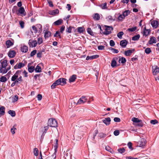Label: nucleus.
<instances>
[{"instance_id":"26","label":"nucleus","mask_w":159,"mask_h":159,"mask_svg":"<svg viewBox=\"0 0 159 159\" xmlns=\"http://www.w3.org/2000/svg\"><path fill=\"white\" fill-rule=\"evenodd\" d=\"M11 98L12 99V102H14L18 100V97L17 95H16L14 96H12Z\"/></svg>"},{"instance_id":"30","label":"nucleus","mask_w":159,"mask_h":159,"mask_svg":"<svg viewBox=\"0 0 159 159\" xmlns=\"http://www.w3.org/2000/svg\"><path fill=\"white\" fill-rule=\"evenodd\" d=\"M58 82H57V80L54 82L51 85V87L52 89H54L56 86L58 85H59Z\"/></svg>"},{"instance_id":"49","label":"nucleus","mask_w":159,"mask_h":159,"mask_svg":"<svg viewBox=\"0 0 159 159\" xmlns=\"http://www.w3.org/2000/svg\"><path fill=\"white\" fill-rule=\"evenodd\" d=\"M78 32L80 33H83L84 30V29L83 28L80 27L78 28Z\"/></svg>"},{"instance_id":"57","label":"nucleus","mask_w":159,"mask_h":159,"mask_svg":"<svg viewBox=\"0 0 159 159\" xmlns=\"http://www.w3.org/2000/svg\"><path fill=\"white\" fill-rule=\"evenodd\" d=\"M36 50H34L32 51L30 53V56L31 57H33L34 56L36 53Z\"/></svg>"},{"instance_id":"27","label":"nucleus","mask_w":159,"mask_h":159,"mask_svg":"<svg viewBox=\"0 0 159 159\" xmlns=\"http://www.w3.org/2000/svg\"><path fill=\"white\" fill-rule=\"evenodd\" d=\"M21 51L24 52H26L28 50V48L27 46H24L21 48Z\"/></svg>"},{"instance_id":"21","label":"nucleus","mask_w":159,"mask_h":159,"mask_svg":"<svg viewBox=\"0 0 159 159\" xmlns=\"http://www.w3.org/2000/svg\"><path fill=\"white\" fill-rule=\"evenodd\" d=\"M76 75H73L69 79V81L70 83L74 82L76 78Z\"/></svg>"},{"instance_id":"2","label":"nucleus","mask_w":159,"mask_h":159,"mask_svg":"<svg viewBox=\"0 0 159 159\" xmlns=\"http://www.w3.org/2000/svg\"><path fill=\"white\" fill-rule=\"evenodd\" d=\"M47 124L48 126L51 127H55L57 126V121L53 118L49 119Z\"/></svg>"},{"instance_id":"34","label":"nucleus","mask_w":159,"mask_h":159,"mask_svg":"<svg viewBox=\"0 0 159 159\" xmlns=\"http://www.w3.org/2000/svg\"><path fill=\"white\" fill-rule=\"evenodd\" d=\"M93 19L96 20H99L100 19L99 15L97 14H95L93 16Z\"/></svg>"},{"instance_id":"14","label":"nucleus","mask_w":159,"mask_h":159,"mask_svg":"<svg viewBox=\"0 0 159 159\" xmlns=\"http://www.w3.org/2000/svg\"><path fill=\"white\" fill-rule=\"evenodd\" d=\"M102 121L106 125H108L110 124L111 120L110 117H107L103 120Z\"/></svg>"},{"instance_id":"48","label":"nucleus","mask_w":159,"mask_h":159,"mask_svg":"<svg viewBox=\"0 0 159 159\" xmlns=\"http://www.w3.org/2000/svg\"><path fill=\"white\" fill-rule=\"evenodd\" d=\"M121 61V62L122 63H125L126 61V59L124 57H122L121 58H120L119 61Z\"/></svg>"},{"instance_id":"43","label":"nucleus","mask_w":159,"mask_h":159,"mask_svg":"<svg viewBox=\"0 0 159 159\" xmlns=\"http://www.w3.org/2000/svg\"><path fill=\"white\" fill-rule=\"evenodd\" d=\"M32 28L33 30L34 31V33H36L38 32H39L38 30V29H37V27H36L35 26L33 25L32 26Z\"/></svg>"},{"instance_id":"64","label":"nucleus","mask_w":159,"mask_h":159,"mask_svg":"<svg viewBox=\"0 0 159 159\" xmlns=\"http://www.w3.org/2000/svg\"><path fill=\"white\" fill-rule=\"evenodd\" d=\"M49 126H48H48H45L43 128V130H44V132L46 133L47 132V131L48 130V129Z\"/></svg>"},{"instance_id":"4","label":"nucleus","mask_w":159,"mask_h":159,"mask_svg":"<svg viewBox=\"0 0 159 159\" xmlns=\"http://www.w3.org/2000/svg\"><path fill=\"white\" fill-rule=\"evenodd\" d=\"M105 30L103 32V34L106 35H108L111 33V31L113 30L111 27L106 26Z\"/></svg>"},{"instance_id":"31","label":"nucleus","mask_w":159,"mask_h":159,"mask_svg":"<svg viewBox=\"0 0 159 159\" xmlns=\"http://www.w3.org/2000/svg\"><path fill=\"white\" fill-rule=\"evenodd\" d=\"M130 11L129 10H127L125 11L123 13V15L125 17L127 16L130 14Z\"/></svg>"},{"instance_id":"28","label":"nucleus","mask_w":159,"mask_h":159,"mask_svg":"<svg viewBox=\"0 0 159 159\" xmlns=\"http://www.w3.org/2000/svg\"><path fill=\"white\" fill-rule=\"evenodd\" d=\"M140 37V35L139 34H138L136 35L134 37H133L132 38V39L134 41L138 40L139 39Z\"/></svg>"},{"instance_id":"58","label":"nucleus","mask_w":159,"mask_h":159,"mask_svg":"<svg viewBox=\"0 0 159 159\" xmlns=\"http://www.w3.org/2000/svg\"><path fill=\"white\" fill-rule=\"evenodd\" d=\"M72 27L71 26L69 27L66 29V32L69 33H70L71 32Z\"/></svg>"},{"instance_id":"9","label":"nucleus","mask_w":159,"mask_h":159,"mask_svg":"<svg viewBox=\"0 0 159 159\" xmlns=\"http://www.w3.org/2000/svg\"><path fill=\"white\" fill-rule=\"evenodd\" d=\"M16 54V52L13 50H10L8 53V56L10 58L14 57Z\"/></svg>"},{"instance_id":"36","label":"nucleus","mask_w":159,"mask_h":159,"mask_svg":"<svg viewBox=\"0 0 159 159\" xmlns=\"http://www.w3.org/2000/svg\"><path fill=\"white\" fill-rule=\"evenodd\" d=\"M5 108L3 107H2L0 108V114L3 115L5 113Z\"/></svg>"},{"instance_id":"5","label":"nucleus","mask_w":159,"mask_h":159,"mask_svg":"<svg viewBox=\"0 0 159 159\" xmlns=\"http://www.w3.org/2000/svg\"><path fill=\"white\" fill-rule=\"evenodd\" d=\"M37 44L36 40H33L31 39L29 40L28 42V44L30 47L33 48L35 47Z\"/></svg>"},{"instance_id":"51","label":"nucleus","mask_w":159,"mask_h":159,"mask_svg":"<svg viewBox=\"0 0 159 159\" xmlns=\"http://www.w3.org/2000/svg\"><path fill=\"white\" fill-rule=\"evenodd\" d=\"M43 40L42 38H38V43L40 44L43 43Z\"/></svg>"},{"instance_id":"22","label":"nucleus","mask_w":159,"mask_h":159,"mask_svg":"<svg viewBox=\"0 0 159 159\" xmlns=\"http://www.w3.org/2000/svg\"><path fill=\"white\" fill-rule=\"evenodd\" d=\"M150 32V30L149 29H146V28L143 29V35L145 36H147Z\"/></svg>"},{"instance_id":"1","label":"nucleus","mask_w":159,"mask_h":159,"mask_svg":"<svg viewBox=\"0 0 159 159\" xmlns=\"http://www.w3.org/2000/svg\"><path fill=\"white\" fill-rule=\"evenodd\" d=\"M20 71H17L14 75L12 77L11 80L14 82L11 84V86L13 87L14 86L15 84H20L22 82V78L21 76L19 77L20 75Z\"/></svg>"},{"instance_id":"54","label":"nucleus","mask_w":159,"mask_h":159,"mask_svg":"<svg viewBox=\"0 0 159 159\" xmlns=\"http://www.w3.org/2000/svg\"><path fill=\"white\" fill-rule=\"evenodd\" d=\"M54 36L55 37H58L60 38H61V35L60 34L59 32V31H57L55 34L54 35Z\"/></svg>"},{"instance_id":"50","label":"nucleus","mask_w":159,"mask_h":159,"mask_svg":"<svg viewBox=\"0 0 159 159\" xmlns=\"http://www.w3.org/2000/svg\"><path fill=\"white\" fill-rule=\"evenodd\" d=\"M108 20L110 21H112L115 20V19L111 16H109L107 17Z\"/></svg>"},{"instance_id":"61","label":"nucleus","mask_w":159,"mask_h":159,"mask_svg":"<svg viewBox=\"0 0 159 159\" xmlns=\"http://www.w3.org/2000/svg\"><path fill=\"white\" fill-rule=\"evenodd\" d=\"M42 97L41 94H39L37 95V98L39 101L41 100L42 99Z\"/></svg>"},{"instance_id":"59","label":"nucleus","mask_w":159,"mask_h":159,"mask_svg":"<svg viewBox=\"0 0 159 159\" xmlns=\"http://www.w3.org/2000/svg\"><path fill=\"white\" fill-rule=\"evenodd\" d=\"M110 44L111 46H114L115 44L113 40H111L110 41Z\"/></svg>"},{"instance_id":"47","label":"nucleus","mask_w":159,"mask_h":159,"mask_svg":"<svg viewBox=\"0 0 159 159\" xmlns=\"http://www.w3.org/2000/svg\"><path fill=\"white\" fill-rule=\"evenodd\" d=\"M56 153L54 152V153L50 157L51 159H55L56 157Z\"/></svg>"},{"instance_id":"18","label":"nucleus","mask_w":159,"mask_h":159,"mask_svg":"<svg viewBox=\"0 0 159 159\" xmlns=\"http://www.w3.org/2000/svg\"><path fill=\"white\" fill-rule=\"evenodd\" d=\"M25 65L22 63H20L18 64H17L14 67L15 69H20L24 66Z\"/></svg>"},{"instance_id":"52","label":"nucleus","mask_w":159,"mask_h":159,"mask_svg":"<svg viewBox=\"0 0 159 159\" xmlns=\"http://www.w3.org/2000/svg\"><path fill=\"white\" fill-rule=\"evenodd\" d=\"M150 123L152 125H155L158 123V121L156 120H152L150 121Z\"/></svg>"},{"instance_id":"33","label":"nucleus","mask_w":159,"mask_h":159,"mask_svg":"<svg viewBox=\"0 0 159 159\" xmlns=\"http://www.w3.org/2000/svg\"><path fill=\"white\" fill-rule=\"evenodd\" d=\"M125 17L123 15L120 14L119 16L118 19L120 21H122L123 20L125 19Z\"/></svg>"},{"instance_id":"16","label":"nucleus","mask_w":159,"mask_h":159,"mask_svg":"<svg viewBox=\"0 0 159 159\" xmlns=\"http://www.w3.org/2000/svg\"><path fill=\"white\" fill-rule=\"evenodd\" d=\"M7 60H1L0 63L1 64V67H6L7 66Z\"/></svg>"},{"instance_id":"24","label":"nucleus","mask_w":159,"mask_h":159,"mask_svg":"<svg viewBox=\"0 0 159 159\" xmlns=\"http://www.w3.org/2000/svg\"><path fill=\"white\" fill-rule=\"evenodd\" d=\"M8 69L6 68V67H1L0 69V72L2 74H5L7 72Z\"/></svg>"},{"instance_id":"39","label":"nucleus","mask_w":159,"mask_h":159,"mask_svg":"<svg viewBox=\"0 0 159 159\" xmlns=\"http://www.w3.org/2000/svg\"><path fill=\"white\" fill-rule=\"evenodd\" d=\"M124 33L122 31L120 32L117 34V36L120 39H121L122 36L123 35Z\"/></svg>"},{"instance_id":"11","label":"nucleus","mask_w":159,"mask_h":159,"mask_svg":"<svg viewBox=\"0 0 159 159\" xmlns=\"http://www.w3.org/2000/svg\"><path fill=\"white\" fill-rule=\"evenodd\" d=\"M157 40L156 38L154 37H152L150 38V40L148 41V43L149 44H152L153 43H157Z\"/></svg>"},{"instance_id":"23","label":"nucleus","mask_w":159,"mask_h":159,"mask_svg":"<svg viewBox=\"0 0 159 159\" xmlns=\"http://www.w3.org/2000/svg\"><path fill=\"white\" fill-rule=\"evenodd\" d=\"M6 44L7 48H9L13 44V43L10 40H7L6 43Z\"/></svg>"},{"instance_id":"56","label":"nucleus","mask_w":159,"mask_h":159,"mask_svg":"<svg viewBox=\"0 0 159 159\" xmlns=\"http://www.w3.org/2000/svg\"><path fill=\"white\" fill-rule=\"evenodd\" d=\"M19 24L21 28H23L24 27V22L22 21H20Z\"/></svg>"},{"instance_id":"10","label":"nucleus","mask_w":159,"mask_h":159,"mask_svg":"<svg viewBox=\"0 0 159 159\" xmlns=\"http://www.w3.org/2000/svg\"><path fill=\"white\" fill-rule=\"evenodd\" d=\"M117 59L118 58L116 57H115L112 59L111 64V66L112 67H115L116 66V60H117Z\"/></svg>"},{"instance_id":"19","label":"nucleus","mask_w":159,"mask_h":159,"mask_svg":"<svg viewBox=\"0 0 159 159\" xmlns=\"http://www.w3.org/2000/svg\"><path fill=\"white\" fill-rule=\"evenodd\" d=\"M40 65H43L42 63H41L38 65L36 67V68L34 69L35 71L36 72H40L41 71V68Z\"/></svg>"},{"instance_id":"62","label":"nucleus","mask_w":159,"mask_h":159,"mask_svg":"<svg viewBox=\"0 0 159 159\" xmlns=\"http://www.w3.org/2000/svg\"><path fill=\"white\" fill-rule=\"evenodd\" d=\"M104 48V46L102 45L99 46L98 47V49L99 50H102Z\"/></svg>"},{"instance_id":"40","label":"nucleus","mask_w":159,"mask_h":159,"mask_svg":"<svg viewBox=\"0 0 159 159\" xmlns=\"http://www.w3.org/2000/svg\"><path fill=\"white\" fill-rule=\"evenodd\" d=\"M132 120L134 122L138 123L140 122V120L137 118L133 117L132 119Z\"/></svg>"},{"instance_id":"6","label":"nucleus","mask_w":159,"mask_h":159,"mask_svg":"<svg viewBox=\"0 0 159 159\" xmlns=\"http://www.w3.org/2000/svg\"><path fill=\"white\" fill-rule=\"evenodd\" d=\"M146 143V140L143 138L141 139L140 141L139 142V146L142 148H143L145 146Z\"/></svg>"},{"instance_id":"37","label":"nucleus","mask_w":159,"mask_h":159,"mask_svg":"<svg viewBox=\"0 0 159 159\" xmlns=\"http://www.w3.org/2000/svg\"><path fill=\"white\" fill-rule=\"evenodd\" d=\"M38 150L36 148H35L34 149V154L35 156H37L38 155Z\"/></svg>"},{"instance_id":"42","label":"nucleus","mask_w":159,"mask_h":159,"mask_svg":"<svg viewBox=\"0 0 159 159\" xmlns=\"http://www.w3.org/2000/svg\"><path fill=\"white\" fill-rule=\"evenodd\" d=\"M125 149L123 148H120L118 150V151L120 153H124V152H125Z\"/></svg>"},{"instance_id":"20","label":"nucleus","mask_w":159,"mask_h":159,"mask_svg":"<svg viewBox=\"0 0 159 159\" xmlns=\"http://www.w3.org/2000/svg\"><path fill=\"white\" fill-rule=\"evenodd\" d=\"M49 13L51 15L54 16L59 13V10L58 9H56L54 10L50 11Z\"/></svg>"},{"instance_id":"12","label":"nucleus","mask_w":159,"mask_h":159,"mask_svg":"<svg viewBox=\"0 0 159 159\" xmlns=\"http://www.w3.org/2000/svg\"><path fill=\"white\" fill-rule=\"evenodd\" d=\"M87 99L84 97H83L80 98L78 101L77 104H81L83 103L86 101Z\"/></svg>"},{"instance_id":"15","label":"nucleus","mask_w":159,"mask_h":159,"mask_svg":"<svg viewBox=\"0 0 159 159\" xmlns=\"http://www.w3.org/2000/svg\"><path fill=\"white\" fill-rule=\"evenodd\" d=\"M134 51V49H131L128 50L125 52L124 54L127 56H130L132 53Z\"/></svg>"},{"instance_id":"32","label":"nucleus","mask_w":159,"mask_h":159,"mask_svg":"<svg viewBox=\"0 0 159 159\" xmlns=\"http://www.w3.org/2000/svg\"><path fill=\"white\" fill-rule=\"evenodd\" d=\"M34 69V67L33 66L28 67V70L30 73L33 72L34 70H35Z\"/></svg>"},{"instance_id":"29","label":"nucleus","mask_w":159,"mask_h":159,"mask_svg":"<svg viewBox=\"0 0 159 159\" xmlns=\"http://www.w3.org/2000/svg\"><path fill=\"white\" fill-rule=\"evenodd\" d=\"M8 113L12 117H14L16 115L15 112L14 111L9 110L8 111Z\"/></svg>"},{"instance_id":"17","label":"nucleus","mask_w":159,"mask_h":159,"mask_svg":"<svg viewBox=\"0 0 159 159\" xmlns=\"http://www.w3.org/2000/svg\"><path fill=\"white\" fill-rule=\"evenodd\" d=\"M127 44V41L125 40H122L120 42V45L123 48H125Z\"/></svg>"},{"instance_id":"60","label":"nucleus","mask_w":159,"mask_h":159,"mask_svg":"<svg viewBox=\"0 0 159 159\" xmlns=\"http://www.w3.org/2000/svg\"><path fill=\"white\" fill-rule=\"evenodd\" d=\"M119 131L118 130H115L114 132V134L115 136H117L119 134Z\"/></svg>"},{"instance_id":"38","label":"nucleus","mask_w":159,"mask_h":159,"mask_svg":"<svg viewBox=\"0 0 159 159\" xmlns=\"http://www.w3.org/2000/svg\"><path fill=\"white\" fill-rule=\"evenodd\" d=\"M37 27V29L39 30V32H40L41 30H42V25L40 24H37L35 26Z\"/></svg>"},{"instance_id":"44","label":"nucleus","mask_w":159,"mask_h":159,"mask_svg":"<svg viewBox=\"0 0 159 159\" xmlns=\"http://www.w3.org/2000/svg\"><path fill=\"white\" fill-rule=\"evenodd\" d=\"M137 29L136 27H133L132 28H129L127 30L129 32H133L135 31Z\"/></svg>"},{"instance_id":"55","label":"nucleus","mask_w":159,"mask_h":159,"mask_svg":"<svg viewBox=\"0 0 159 159\" xmlns=\"http://www.w3.org/2000/svg\"><path fill=\"white\" fill-rule=\"evenodd\" d=\"M99 57V56L97 55H94L93 56H92L90 57V60H92L97 58H98Z\"/></svg>"},{"instance_id":"35","label":"nucleus","mask_w":159,"mask_h":159,"mask_svg":"<svg viewBox=\"0 0 159 159\" xmlns=\"http://www.w3.org/2000/svg\"><path fill=\"white\" fill-rule=\"evenodd\" d=\"M62 20H59L54 23L55 25H60L62 22Z\"/></svg>"},{"instance_id":"46","label":"nucleus","mask_w":159,"mask_h":159,"mask_svg":"<svg viewBox=\"0 0 159 159\" xmlns=\"http://www.w3.org/2000/svg\"><path fill=\"white\" fill-rule=\"evenodd\" d=\"M87 31L88 33L91 35H93V33L91 29L90 28H88L87 29Z\"/></svg>"},{"instance_id":"8","label":"nucleus","mask_w":159,"mask_h":159,"mask_svg":"<svg viewBox=\"0 0 159 159\" xmlns=\"http://www.w3.org/2000/svg\"><path fill=\"white\" fill-rule=\"evenodd\" d=\"M18 15L20 14L22 16H25L26 15V12H25V10L24 8L22 7H20L18 10V12L17 13Z\"/></svg>"},{"instance_id":"53","label":"nucleus","mask_w":159,"mask_h":159,"mask_svg":"<svg viewBox=\"0 0 159 159\" xmlns=\"http://www.w3.org/2000/svg\"><path fill=\"white\" fill-rule=\"evenodd\" d=\"M100 6L102 9H105L107 8L106 3H104L102 4Z\"/></svg>"},{"instance_id":"7","label":"nucleus","mask_w":159,"mask_h":159,"mask_svg":"<svg viewBox=\"0 0 159 159\" xmlns=\"http://www.w3.org/2000/svg\"><path fill=\"white\" fill-rule=\"evenodd\" d=\"M66 80L65 78H60L57 80V82H58L59 85H63L66 83Z\"/></svg>"},{"instance_id":"25","label":"nucleus","mask_w":159,"mask_h":159,"mask_svg":"<svg viewBox=\"0 0 159 159\" xmlns=\"http://www.w3.org/2000/svg\"><path fill=\"white\" fill-rule=\"evenodd\" d=\"M51 33L49 31H46L44 33V37L45 39L49 37L51 35Z\"/></svg>"},{"instance_id":"63","label":"nucleus","mask_w":159,"mask_h":159,"mask_svg":"<svg viewBox=\"0 0 159 159\" xmlns=\"http://www.w3.org/2000/svg\"><path fill=\"white\" fill-rule=\"evenodd\" d=\"M114 120L116 122H119L120 120V119L118 117H115L114 119Z\"/></svg>"},{"instance_id":"45","label":"nucleus","mask_w":159,"mask_h":159,"mask_svg":"<svg viewBox=\"0 0 159 159\" xmlns=\"http://www.w3.org/2000/svg\"><path fill=\"white\" fill-rule=\"evenodd\" d=\"M145 52L147 54H149L151 52V50L150 48H148L145 50Z\"/></svg>"},{"instance_id":"13","label":"nucleus","mask_w":159,"mask_h":159,"mask_svg":"<svg viewBox=\"0 0 159 159\" xmlns=\"http://www.w3.org/2000/svg\"><path fill=\"white\" fill-rule=\"evenodd\" d=\"M151 24L152 27L154 29L157 28L158 26V23L157 20H153L151 22Z\"/></svg>"},{"instance_id":"41","label":"nucleus","mask_w":159,"mask_h":159,"mask_svg":"<svg viewBox=\"0 0 159 159\" xmlns=\"http://www.w3.org/2000/svg\"><path fill=\"white\" fill-rule=\"evenodd\" d=\"M7 80V78L5 76H2L0 78V81L2 82H5Z\"/></svg>"},{"instance_id":"3","label":"nucleus","mask_w":159,"mask_h":159,"mask_svg":"<svg viewBox=\"0 0 159 159\" xmlns=\"http://www.w3.org/2000/svg\"><path fill=\"white\" fill-rule=\"evenodd\" d=\"M152 74L154 75H156L159 73V68L156 66H153L152 67Z\"/></svg>"}]
</instances>
